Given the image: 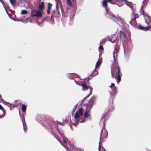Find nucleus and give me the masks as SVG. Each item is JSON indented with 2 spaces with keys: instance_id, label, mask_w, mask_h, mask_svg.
I'll return each instance as SVG.
<instances>
[{
  "instance_id": "nucleus-14",
  "label": "nucleus",
  "mask_w": 151,
  "mask_h": 151,
  "mask_svg": "<svg viewBox=\"0 0 151 151\" xmlns=\"http://www.w3.org/2000/svg\"><path fill=\"white\" fill-rule=\"evenodd\" d=\"M45 7L44 3L43 2H42L41 4L39 5L38 8L40 10V11L42 12V10L44 9Z\"/></svg>"
},
{
  "instance_id": "nucleus-43",
  "label": "nucleus",
  "mask_w": 151,
  "mask_h": 151,
  "mask_svg": "<svg viewBox=\"0 0 151 151\" xmlns=\"http://www.w3.org/2000/svg\"><path fill=\"white\" fill-rule=\"evenodd\" d=\"M117 4V5H118V6H119V7H120L121 6H122V5H120L118 4Z\"/></svg>"
},
{
  "instance_id": "nucleus-4",
  "label": "nucleus",
  "mask_w": 151,
  "mask_h": 151,
  "mask_svg": "<svg viewBox=\"0 0 151 151\" xmlns=\"http://www.w3.org/2000/svg\"><path fill=\"white\" fill-rule=\"evenodd\" d=\"M74 81L77 84H78L80 86H82V89L83 91H86L88 89H89L90 90V93L83 99L82 101V102H83L85 99L86 98L88 97L92 94L93 88L91 86L87 85L86 84L85 82V81H77L76 80H74Z\"/></svg>"
},
{
  "instance_id": "nucleus-22",
  "label": "nucleus",
  "mask_w": 151,
  "mask_h": 151,
  "mask_svg": "<svg viewBox=\"0 0 151 151\" xmlns=\"http://www.w3.org/2000/svg\"><path fill=\"white\" fill-rule=\"evenodd\" d=\"M66 3L69 6L72 7L73 6V4L71 0H66Z\"/></svg>"
},
{
  "instance_id": "nucleus-23",
  "label": "nucleus",
  "mask_w": 151,
  "mask_h": 151,
  "mask_svg": "<svg viewBox=\"0 0 151 151\" xmlns=\"http://www.w3.org/2000/svg\"><path fill=\"white\" fill-rule=\"evenodd\" d=\"M26 109V106L25 105L23 104L22 105V111L24 112H25V111Z\"/></svg>"
},
{
  "instance_id": "nucleus-27",
  "label": "nucleus",
  "mask_w": 151,
  "mask_h": 151,
  "mask_svg": "<svg viewBox=\"0 0 151 151\" xmlns=\"http://www.w3.org/2000/svg\"><path fill=\"white\" fill-rule=\"evenodd\" d=\"M111 90L113 91V92H115L116 93V89L117 88L116 87L114 86L112 88H110Z\"/></svg>"
},
{
  "instance_id": "nucleus-39",
  "label": "nucleus",
  "mask_w": 151,
  "mask_h": 151,
  "mask_svg": "<svg viewBox=\"0 0 151 151\" xmlns=\"http://www.w3.org/2000/svg\"><path fill=\"white\" fill-rule=\"evenodd\" d=\"M5 115V114H2V115L0 116V118H2L4 117Z\"/></svg>"
},
{
  "instance_id": "nucleus-32",
  "label": "nucleus",
  "mask_w": 151,
  "mask_h": 151,
  "mask_svg": "<svg viewBox=\"0 0 151 151\" xmlns=\"http://www.w3.org/2000/svg\"><path fill=\"white\" fill-rule=\"evenodd\" d=\"M52 6V4H51L50 3H49L48 4L47 8L51 9Z\"/></svg>"
},
{
  "instance_id": "nucleus-10",
  "label": "nucleus",
  "mask_w": 151,
  "mask_h": 151,
  "mask_svg": "<svg viewBox=\"0 0 151 151\" xmlns=\"http://www.w3.org/2000/svg\"><path fill=\"white\" fill-rule=\"evenodd\" d=\"M124 1L126 4L131 8L132 11V12H134L135 8L134 7V5H132L131 3L129 2L126 0H124Z\"/></svg>"
},
{
  "instance_id": "nucleus-7",
  "label": "nucleus",
  "mask_w": 151,
  "mask_h": 151,
  "mask_svg": "<svg viewBox=\"0 0 151 151\" xmlns=\"http://www.w3.org/2000/svg\"><path fill=\"white\" fill-rule=\"evenodd\" d=\"M139 16L137 14H135L134 12H132V13L131 19L129 21L130 24L134 26H135L137 24L135 19L138 18Z\"/></svg>"
},
{
  "instance_id": "nucleus-17",
  "label": "nucleus",
  "mask_w": 151,
  "mask_h": 151,
  "mask_svg": "<svg viewBox=\"0 0 151 151\" xmlns=\"http://www.w3.org/2000/svg\"><path fill=\"white\" fill-rule=\"evenodd\" d=\"M0 2L1 3L3 4V6L4 7L5 10L6 12L7 13H8V12L7 11V8H9V6L7 4H5L4 2L2 0H0Z\"/></svg>"
},
{
  "instance_id": "nucleus-47",
  "label": "nucleus",
  "mask_w": 151,
  "mask_h": 151,
  "mask_svg": "<svg viewBox=\"0 0 151 151\" xmlns=\"http://www.w3.org/2000/svg\"><path fill=\"white\" fill-rule=\"evenodd\" d=\"M105 151H107L106 150H105Z\"/></svg>"
},
{
  "instance_id": "nucleus-3",
  "label": "nucleus",
  "mask_w": 151,
  "mask_h": 151,
  "mask_svg": "<svg viewBox=\"0 0 151 151\" xmlns=\"http://www.w3.org/2000/svg\"><path fill=\"white\" fill-rule=\"evenodd\" d=\"M83 111L82 108H79L74 114V122L72 124L76 126H77L79 123H83L86 121L84 119L82 118Z\"/></svg>"
},
{
  "instance_id": "nucleus-45",
  "label": "nucleus",
  "mask_w": 151,
  "mask_h": 151,
  "mask_svg": "<svg viewBox=\"0 0 151 151\" xmlns=\"http://www.w3.org/2000/svg\"><path fill=\"white\" fill-rule=\"evenodd\" d=\"M19 113H20V112H19ZM19 114L20 115V114Z\"/></svg>"
},
{
  "instance_id": "nucleus-41",
  "label": "nucleus",
  "mask_w": 151,
  "mask_h": 151,
  "mask_svg": "<svg viewBox=\"0 0 151 151\" xmlns=\"http://www.w3.org/2000/svg\"><path fill=\"white\" fill-rule=\"evenodd\" d=\"M78 105V104H76V105H75V106H74V108H75V109H76V108L77 107Z\"/></svg>"
},
{
  "instance_id": "nucleus-28",
  "label": "nucleus",
  "mask_w": 151,
  "mask_h": 151,
  "mask_svg": "<svg viewBox=\"0 0 151 151\" xmlns=\"http://www.w3.org/2000/svg\"><path fill=\"white\" fill-rule=\"evenodd\" d=\"M112 103L113 101L112 102V103L111 104V108H110V109L109 111H112L114 109V107Z\"/></svg>"
},
{
  "instance_id": "nucleus-42",
  "label": "nucleus",
  "mask_w": 151,
  "mask_h": 151,
  "mask_svg": "<svg viewBox=\"0 0 151 151\" xmlns=\"http://www.w3.org/2000/svg\"><path fill=\"white\" fill-rule=\"evenodd\" d=\"M14 21H19V20H17V19H14Z\"/></svg>"
},
{
  "instance_id": "nucleus-8",
  "label": "nucleus",
  "mask_w": 151,
  "mask_h": 151,
  "mask_svg": "<svg viewBox=\"0 0 151 151\" xmlns=\"http://www.w3.org/2000/svg\"><path fill=\"white\" fill-rule=\"evenodd\" d=\"M42 11H37L34 9H32L31 11V17H40L42 16Z\"/></svg>"
},
{
  "instance_id": "nucleus-5",
  "label": "nucleus",
  "mask_w": 151,
  "mask_h": 151,
  "mask_svg": "<svg viewBox=\"0 0 151 151\" xmlns=\"http://www.w3.org/2000/svg\"><path fill=\"white\" fill-rule=\"evenodd\" d=\"M105 118L103 117L101 120V122L100 123V124H103V128L101 131V133L100 138V141H101V138H105L108 135V132L104 128L105 122ZM100 142L99 143V151H100V148H101L100 145Z\"/></svg>"
},
{
  "instance_id": "nucleus-36",
  "label": "nucleus",
  "mask_w": 151,
  "mask_h": 151,
  "mask_svg": "<svg viewBox=\"0 0 151 151\" xmlns=\"http://www.w3.org/2000/svg\"><path fill=\"white\" fill-rule=\"evenodd\" d=\"M57 124L60 125H64L63 124V123H62V122H57Z\"/></svg>"
},
{
  "instance_id": "nucleus-35",
  "label": "nucleus",
  "mask_w": 151,
  "mask_h": 151,
  "mask_svg": "<svg viewBox=\"0 0 151 151\" xmlns=\"http://www.w3.org/2000/svg\"><path fill=\"white\" fill-rule=\"evenodd\" d=\"M114 86H115L114 84L113 83H112L110 87V88H112Z\"/></svg>"
},
{
  "instance_id": "nucleus-13",
  "label": "nucleus",
  "mask_w": 151,
  "mask_h": 151,
  "mask_svg": "<svg viewBox=\"0 0 151 151\" xmlns=\"http://www.w3.org/2000/svg\"><path fill=\"white\" fill-rule=\"evenodd\" d=\"M145 22L147 24H149V23L151 22V19L150 17L148 15H147L145 17Z\"/></svg>"
},
{
  "instance_id": "nucleus-19",
  "label": "nucleus",
  "mask_w": 151,
  "mask_h": 151,
  "mask_svg": "<svg viewBox=\"0 0 151 151\" xmlns=\"http://www.w3.org/2000/svg\"><path fill=\"white\" fill-rule=\"evenodd\" d=\"M22 122L23 127V129L24 132L26 133L27 130V127L26 126L25 121H24V122L22 120Z\"/></svg>"
},
{
  "instance_id": "nucleus-40",
  "label": "nucleus",
  "mask_w": 151,
  "mask_h": 151,
  "mask_svg": "<svg viewBox=\"0 0 151 151\" xmlns=\"http://www.w3.org/2000/svg\"><path fill=\"white\" fill-rule=\"evenodd\" d=\"M142 14L144 15H145V12L144 11V10H142Z\"/></svg>"
},
{
  "instance_id": "nucleus-1",
  "label": "nucleus",
  "mask_w": 151,
  "mask_h": 151,
  "mask_svg": "<svg viewBox=\"0 0 151 151\" xmlns=\"http://www.w3.org/2000/svg\"><path fill=\"white\" fill-rule=\"evenodd\" d=\"M108 2L113 4H115L116 3L119 2L118 0H104L102 2L103 6L106 10V16L109 18L112 19L113 21L118 22L117 23L122 29H125L126 24L119 17H117L114 15L112 13L109 11L107 9V3Z\"/></svg>"
},
{
  "instance_id": "nucleus-15",
  "label": "nucleus",
  "mask_w": 151,
  "mask_h": 151,
  "mask_svg": "<svg viewBox=\"0 0 151 151\" xmlns=\"http://www.w3.org/2000/svg\"><path fill=\"white\" fill-rule=\"evenodd\" d=\"M84 117L85 118H89L90 119V115L89 111H86L84 113Z\"/></svg>"
},
{
  "instance_id": "nucleus-46",
  "label": "nucleus",
  "mask_w": 151,
  "mask_h": 151,
  "mask_svg": "<svg viewBox=\"0 0 151 151\" xmlns=\"http://www.w3.org/2000/svg\"><path fill=\"white\" fill-rule=\"evenodd\" d=\"M4 101H4H3V100L1 101Z\"/></svg>"
},
{
  "instance_id": "nucleus-31",
  "label": "nucleus",
  "mask_w": 151,
  "mask_h": 151,
  "mask_svg": "<svg viewBox=\"0 0 151 151\" xmlns=\"http://www.w3.org/2000/svg\"><path fill=\"white\" fill-rule=\"evenodd\" d=\"M106 39L105 38H104V39H102V40L100 42V44H101V45L103 44L105 42V41H106Z\"/></svg>"
},
{
  "instance_id": "nucleus-12",
  "label": "nucleus",
  "mask_w": 151,
  "mask_h": 151,
  "mask_svg": "<svg viewBox=\"0 0 151 151\" xmlns=\"http://www.w3.org/2000/svg\"><path fill=\"white\" fill-rule=\"evenodd\" d=\"M52 133L53 136L65 148L67 149V148L66 147H65V146H64L62 144V143L60 142V140L58 139V135L56 134V132L52 130Z\"/></svg>"
},
{
  "instance_id": "nucleus-25",
  "label": "nucleus",
  "mask_w": 151,
  "mask_h": 151,
  "mask_svg": "<svg viewBox=\"0 0 151 151\" xmlns=\"http://www.w3.org/2000/svg\"><path fill=\"white\" fill-rule=\"evenodd\" d=\"M98 71L95 70L92 73L91 75L93 76L94 77L96 76L97 75H98Z\"/></svg>"
},
{
  "instance_id": "nucleus-21",
  "label": "nucleus",
  "mask_w": 151,
  "mask_h": 151,
  "mask_svg": "<svg viewBox=\"0 0 151 151\" xmlns=\"http://www.w3.org/2000/svg\"><path fill=\"white\" fill-rule=\"evenodd\" d=\"M99 56L101 55L103 51L104 50V48L103 46L102 45H100L99 48Z\"/></svg>"
},
{
  "instance_id": "nucleus-20",
  "label": "nucleus",
  "mask_w": 151,
  "mask_h": 151,
  "mask_svg": "<svg viewBox=\"0 0 151 151\" xmlns=\"http://www.w3.org/2000/svg\"><path fill=\"white\" fill-rule=\"evenodd\" d=\"M101 63V60H100V57L98 59L97 62L96 63L95 66V68H98L100 65Z\"/></svg>"
},
{
  "instance_id": "nucleus-18",
  "label": "nucleus",
  "mask_w": 151,
  "mask_h": 151,
  "mask_svg": "<svg viewBox=\"0 0 151 151\" xmlns=\"http://www.w3.org/2000/svg\"><path fill=\"white\" fill-rule=\"evenodd\" d=\"M138 27L139 29H142L143 30H147L150 28V27H149L147 26L146 27H144L140 25Z\"/></svg>"
},
{
  "instance_id": "nucleus-6",
  "label": "nucleus",
  "mask_w": 151,
  "mask_h": 151,
  "mask_svg": "<svg viewBox=\"0 0 151 151\" xmlns=\"http://www.w3.org/2000/svg\"><path fill=\"white\" fill-rule=\"evenodd\" d=\"M95 99V97L93 96L89 100L88 103L84 104V106L86 107L87 111H90V109L94 104V101Z\"/></svg>"
},
{
  "instance_id": "nucleus-2",
  "label": "nucleus",
  "mask_w": 151,
  "mask_h": 151,
  "mask_svg": "<svg viewBox=\"0 0 151 151\" xmlns=\"http://www.w3.org/2000/svg\"><path fill=\"white\" fill-rule=\"evenodd\" d=\"M111 72L112 77L116 78L117 83H119L121 81L122 74L118 64H116L115 66L111 69Z\"/></svg>"
},
{
  "instance_id": "nucleus-33",
  "label": "nucleus",
  "mask_w": 151,
  "mask_h": 151,
  "mask_svg": "<svg viewBox=\"0 0 151 151\" xmlns=\"http://www.w3.org/2000/svg\"><path fill=\"white\" fill-rule=\"evenodd\" d=\"M147 4L146 1V0H144L142 2V7H143L145 5Z\"/></svg>"
},
{
  "instance_id": "nucleus-9",
  "label": "nucleus",
  "mask_w": 151,
  "mask_h": 151,
  "mask_svg": "<svg viewBox=\"0 0 151 151\" xmlns=\"http://www.w3.org/2000/svg\"><path fill=\"white\" fill-rule=\"evenodd\" d=\"M56 129L58 131L59 133L60 134V136L62 137L64 142L65 144H67V142L66 140V139H67V138L65 137L64 134L63 132L62 131H60V129H58V128H57V127H56Z\"/></svg>"
},
{
  "instance_id": "nucleus-24",
  "label": "nucleus",
  "mask_w": 151,
  "mask_h": 151,
  "mask_svg": "<svg viewBox=\"0 0 151 151\" xmlns=\"http://www.w3.org/2000/svg\"><path fill=\"white\" fill-rule=\"evenodd\" d=\"M120 35L121 37H123L124 38H126V35L122 31H120Z\"/></svg>"
},
{
  "instance_id": "nucleus-26",
  "label": "nucleus",
  "mask_w": 151,
  "mask_h": 151,
  "mask_svg": "<svg viewBox=\"0 0 151 151\" xmlns=\"http://www.w3.org/2000/svg\"><path fill=\"white\" fill-rule=\"evenodd\" d=\"M27 11L25 10H22L21 12V14H27Z\"/></svg>"
},
{
  "instance_id": "nucleus-16",
  "label": "nucleus",
  "mask_w": 151,
  "mask_h": 151,
  "mask_svg": "<svg viewBox=\"0 0 151 151\" xmlns=\"http://www.w3.org/2000/svg\"><path fill=\"white\" fill-rule=\"evenodd\" d=\"M67 76L69 78L73 79L77 76L76 73H68L67 74Z\"/></svg>"
},
{
  "instance_id": "nucleus-37",
  "label": "nucleus",
  "mask_w": 151,
  "mask_h": 151,
  "mask_svg": "<svg viewBox=\"0 0 151 151\" xmlns=\"http://www.w3.org/2000/svg\"><path fill=\"white\" fill-rule=\"evenodd\" d=\"M51 9H48L47 8V13L48 14H50V11L51 10Z\"/></svg>"
},
{
  "instance_id": "nucleus-11",
  "label": "nucleus",
  "mask_w": 151,
  "mask_h": 151,
  "mask_svg": "<svg viewBox=\"0 0 151 151\" xmlns=\"http://www.w3.org/2000/svg\"><path fill=\"white\" fill-rule=\"evenodd\" d=\"M109 40L112 43H114L116 41L117 42V37L115 34L111 36V38L110 39H109Z\"/></svg>"
},
{
  "instance_id": "nucleus-30",
  "label": "nucleus",
  "mask_w": 151,
  "mask_h": 151,
  "mask_svg": "<svg viewBox=\"0 0 151 151\" xmlns=\"http://www.w3.org/2000/svg\"><path fill=\"white\" fill-rule=\"evenodd\" d=\"M10 1L12 6H14L15 5L16 3L15 0H10Z\"/></svg>"
},
{
  "instance_id": "nucleus-38",
  "label": "nucleus",
  "mask_w": 151,
  "mask_h": 151,
  "mask_svg": "<svg viewBox=\"0 0 151 151\" xmlns=\"http://www.w3.org/2000/svg\"><path fill=\"white\" fill-rule=\"evenodd\" d=\"M113 57H114V61H115L116 59H115V53L114 52V51L113 52Z\"/></svg>"
},
{
  "instance_id": "nucleus-44",
  "label": "nucleus",
  "mask_w": 151,
  "mask_h": 151,
  "mask_svg": "<svg viewBox=\"0 0 151 151\" xmlns=\"http://www.w3.org/2000/svg\"><path fill=\"white\" fill-rule=\"evenodd\" d=\"M70 127H71V129H72V127L71 126H70Z\"/></svg>"
},
{
  "instance_id": "nucleus-34",
  "label": "nucleus",
  "mask_w": 151,
  "mask_h": 151,
  "mask_svg": "<svg viewBox=\"0 0 151 151\" xmlns=\"http://www.w3.org/2000/svg\"><path fill=\"white\" fill-rule=\"evenodd\" d=\"M76 110V109H75V108H73V110L72 111V115L73 116V115L74 113L75 112Z\"/></svg>"
},
{
  "instance_id": "nucleus-29",
  "label": "nucleus",
  "mask_w": 151,
  "mask_h": 151,
  "mask_svg": "<svg viewBox=\"0 0 151 151\" xmlns=\"http://www.w3.org/2000/svg\"><path fill=\"white\" fill-rule=\"evenodd\" d=\"M0 109L1 110L3 111V114H5V110L0 104Z\"/></svg>"
}]
</instances>
